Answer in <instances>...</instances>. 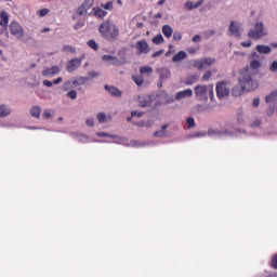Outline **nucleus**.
Here are the masks:
<instances>
[{"label": "nucleus", "instance_id": "obj_1", "mask_svg": "<svg viewBox=\"0 0 277 277\" xmlns=\"http://www.w3.org/2000/svg\"><path fill=\"white\" fill-rule=\"evenodd\" d=\"M259 88V82L250 75V68L240 70L238 85L232 89V96H241L243 92H252Z\"/></svg>", "mask_w": 277, "mask_h": 277}, {"label": "nucleus", "instance_id": "obj_2", "mask_svg": "<svg viewBox=\"0 0 277 277\" xmlns=\"http://www.w3.org/2000/svg\"><path fill=\"white\" fill-rule=\"evenodd\" d=\"M98 32L102 38L108 42H116L120 36V29H118V26H116L111 21H105L102 23L98 27Z\"/></svg>", "mask_w": 277, "mask_h": 277}, {"label": "nucleus", "instance_id": "obj_3", "mask_svg": "<svg viewBox=\"0 0 277 277\" xmlns=\"http://www.w3.org/2000/svg\"><path fill=\"white\" fill-rule=\"evenodd\" d=\"M265 36H267V30H265L262 22L256 23L254 28L250 29L248 32V37L251 38V40H261V38H265Z\"/></svg>", "mask_w": 277, "mask_h": 277}, {"label": "nucleus", "instance_id": "obj_4", "mask_svg": "<svg viewBox=\"0 0 277 277\" xmlns=\"http://www.w3.org/2000/svg\"><path fill=\"white\" fill-rule=\"evenodd\" d=\"M207 92H209L210 97H213V85H197L195 87V95L198 101H208Z\"/></svg>", "mask_w": 277, "mask_h": 277}, {"label": "nucleus", "instance_id": "obj_5", "mask_svg": "<svg viewBox=\"0 0 277 277\" xmlns=\"http://www.w3.org/2000/svg\"><path fill=\"white\" fill-rule=\"evenodd\" d=\"M9 29L12 36L17 38V40H25V30L23 29V26L18 24V22H11Z\"/></svg>", "mask_w": 277, "mask_h": 277}, {"label": "nucleus", "instance_id": "obj_6", "mask_svg": "<svg viewBox=\"0 0 277 277\" xmlns=\"http://www.w3.org/2000/svg\"><path fill=\"white\" fill-rule=\"evenodd\" d=\"M8 23H10V15L8 14V12H0V25L1 27H3V29L0 30V34H4L6 40L8 38H10V32H8Z\"/></svg>", "mask_w": 277, "mask_h": 277}, {"label": "nucleus", "instance_id": "obj_7", "mask_svg": "<svg viewBox=\"0 0 277 277\" xmlns=\"http://www.w3.org/2000/svg\"><path fill=\"white\" fill-rule=\"evenodd\" d=\"M246 68H249V74L252 79V70H259V68H261V60H259V54L256 52L252 53V61L250 62V67Z\"/></svg>", "mask_w": 277, "mask_h": 277}, {"label": "nucleus", "instance_id": "obj_8", "mask_svg": "<svg viewBox=\"0 0 277 277\" xmlns=\"http://www.w3.org/2000/svg\"><path fill=\"white\" fill-rule=\"evenodd\" d=\"M83 60H85V56L83 55L80 58H72L67 64V72H75L79 66H81Z\"/></svg>", "mask_w": 277, "mask_h": 277}, {"label": "nucleus", "instance_id": "obj_9", "mask_svg": "<svg viewBox=\"0 0 277 277\" xmlns=\"http://www.w3.org/2000/svg\"><path fill=\"white\" fill-rule=\"evenodd\" d=\"M135 49L138 51V55L150 53V45H148V41L140 40L135 44Z\"/></svg>", "mask_w": 277, "mask_h": 277}, {"label": "nucleus", "instance_id": "obj_10", "mask_svg": "<svg viewBox=\"0 0 277 277\" xmlns=\"http://www.w3.org/2000/svg\"><path fill=\"white\" fill-rule=\"evenodd\" d=\"M230 94V89L226 87L225 82H219L216 84V95L219 98H224V96H228Z\"/></svg>", "mask_w": 277, "mask_h": 277}, {"label": "nucleus", "instance_id": "obj_11", "mask_svg": "<svg viewBox=\"0 0 277 277\" xmlns=\"http://www.w3.org/2000/svg\"><path fill=\"white\" fill-rule=\"evenodd\" d=\"M61 69L58 66H52V67H47L41 71V75L43 77H55V75H60Z\"/></svg>", "mask_w": 277, "mask_h": 277}, {"label": "nucleus", "instance_id": "obj_12", "mask_svg": "<svg viewBox=\"0 0 277 277\" xmlns=\"http://www.w3.org/2000/svg\"><path fill=\"white\" fill-rule=\"evenodd\" d=\"M92 5H94V0H85L82 3V5L78 9V14L80 16L88 14V10L92 9Z\"/></svg>", "mask_w": 277, "mask_h": 277}, {"label": "nucleus", "instance_id": "obj_13", "mask_svg": "<svg viewBox=\"0 0 277 277\" xmlns=\"http://www.w3.org/2000/svg\"><path fill=\"white\" fill-rule=\"evenodd\" d=\"M229 31L236 38H241V25L237 24V22H232L229 25Z\"/></svg>", "mask_w": 277, "mask_h": 277}, {"label": "nucleus", "instance_id": "obj_14", "mask_svg": "<svg viewBox=\"0 0 277 277\" xmlns=\"http://www.w3.org/2000/svg\"><path fill=\"white\" fill-rule=\"evenodd\" d=\"M190 96H194V91L192 89H186L184 91H180L175 95L176 101H182V98H190Z\"/></svg>", "mask_w": 277, "mask_h": 277}, {"label": "nucleus", "instance_id": "obj_15", "mask_svg": "<svg viewBox=\"0 0 277 277\" xmlns=\"http://www.w3.org/2000/svg\"><path fill=\"white\" fill-rule=\"evenodd\" d=\"M107 92L111 94V96L120 97L122 96V91H120L118 88L114 85H105L104 87Z\"/></svg>", "mask_w": 277, "mask_h": 277}, {"label": "nucleus", "instance_id": "obj_16", "mask_svg": "<svg viewBox=\"0 0 277 277\" xmlns=\"http://www.w3.org/2000/svg\"><path fill=\"white\" fill-rule=\"evenodd\" d=\"M202 3H205V0H199L196 3L192 2V1H187L185 3V9L186 10H196V9L200 8V5H202Z\"/></svg>", "mask_w": 277, "mask_h": 277}, {"label": "nucleus", "instance_id": "obj_17", "mask_svg": "<svg viewBox=\"0 0 277 277\" xmlns=\"http://www.w3.org/2000/svg\"><path fill=\"white\" fill-rule=\"evenodd\" d=\"M183 60H187V52L185 51H180L172 57V62L174 63L183 62Z\"/></svg>", "mask_w": 277, "mask_h": 277}, {"label": "nucleus", "instance_id": "obj_18", "mask_svg": "<svg viewBox=\"0 0 277 277\" xmlns=\"http://www.w3.org/2000/svg\"><path fill=\"white\" fill-rule=\"evenodd\" d=\"M153 102H150L149 96H140L138 97V105L140 107H150Z\"/></svg>", "mask_w": 277, "mask_h": 277}, {"label": "nucleus", "instance_id": "obj_19", "mask_svg": "<svg viewBox=\"0 0 277 277\" xmlns=\"http://www.w3.org/2000/svg\"><path fill=\"white\" fill-rule=\"evenodd\" d=\"M170 69L168 67H161L159 69V77L161 81H164V79H170Z\"/></svg>", "mask_w": 277, "mask_h": 277}, {"label": "nucleus", "instance_id": "obj_20", "mask_svg": "<svg viewBox=\"0 0 277 277\" xmlns=\"http://www.w3.org/2000/svg\"><path fill=\"white\" fill-rule=\"evenodd\" d=\"M93 14L96 18H105L107 16V11H104L101 8H93Z\"/></svg>", "mask_w": 277, "mask_h": 277}, {"label": "nucleus", "instance_id": "obj_21", "mask_svg": "<svg viewBox=\"0 0 277 277\" xmlns=\"http://www.w3.org/2000/svg\"><path fill=\"white\" fill-rule=\"evenodd\" d=\"M198 79H200V76H198L196 74L188 76L185 80V85H194V83H196L198 81Z\"/></svg>", "mask_w": 277, "mask_h": 277}, {"label": "nucleus", "instance_id": "obj_22", "mask_svg": "<svg viewBox=\"0 0 277 277\" xmlns=\"http://www.w3.org/2000/svg\"><path fill=\"white\" fill-rule=\"evenodd\" d=\"M162 34L166 36V38H172V34H174V30L172 29V26L164 25L162 27Z\"/></svg>", "mask_w": 277, "mask_h": 277}, {"label": "nucleus", "instance_id": "obj_23", "mask_svg": "<svg viewBox=\"0 0 277 277\" xmlns=\"http://www.w3.org/2000/svg\"><path fill=\"white\" fill-rule=\"evenodd\" d=\"M256 51H258V53H263L264 55H269V53H272V48H269V45H258Z\"/></svg>", "mask_w": 277, "mask_h": 277}, {"label": "nucleus", "instance_id": "obj_24", "mask_svg": "<svg viewBox=\"0 0 277 277\" xmlns=\"http://www.w3.org/2000/svg\"><path fill=\"white\" fill-rule=\"evenodd\" d=\"M40 114H42V108L40 106H32L30 109V115L32 118H40Z\"/></svg>", "mask_w": 277, "mask_h": 277}, {"label": "nucleus", "instance_id": "obj_25", "mask_svg": "<svg viewBox=\"0 0 277 277\" xmlns=\"http://www.w3.org/2000/svg\"><path fill=\"white\" fill-rule=\"evenodd\" d=\"M11 110L5 105L0 106V118H3L5 116H10Z\"/></svg>", "mask_w": 277, "mask_h": 277}, {"label": "nucleus", "instance_id": "obj_26", "mask_svg": "<svg viewBox=\"0 0 277 277\" xmlns=\"http://www.w3.org/2000/svg\"><path fill=\"white\" fill-rule=\"evenodd\" d=\"M141 75H153V67L150 66H142L140 67Z\"/></svg>", "mask_w": 277, "mask_h": 277}, {"label": "nucleus", "instance_id": "obj_27", "mask_svg": "<svg viewBox=\"0 0 277 277\" xmlns=\"http://www.w3.org/2000/svg\"><path fill=\"white\" fill-rule=\"evenodd\" d=\"M166 129H168V124H163V126L161 127V130L156 131V132L154 133V137H163V135H166Z\"/></svg>", "mask_w": 277, "mask_h": 277}, {"label": "nucleus", "instance_id": "obj_28", "mask_svg": "<svg viewBox=\"0 0 277 277\" xmlns=\"http://www.w3.org/2000/svg\"><path fill=\"white\" fill-rule=\"evenodd\" d=\"M88 81L87 77H79L77 80L72 81V85H83Z\"/></svg>", "mask_w": 277, "mask_h": 277}, {"label": "nucleus", "instance_id": "obj_29", "mask_svg": "<svg viewBox=\"0 0 277 277\" xmlns=\"http://www.w3.org/2000/svg\"><path fill=\"white\" fill-rule=\"evenodd\" d=\"M194 67L197 68L198 70H202V68H205V61L203 60L195 61Z\"/></svg>", "mask_w": 277, "mask_h": 277}, {"label": "nucleus", "instance_id": "obj_30", "mask_svg": "<svg viewBox=\"0 0 277 277\" xmlns=\"http://www.w3.org/2000/svg\"><path fill=\"white\" fill-rule=\"evenodd\" d=\"M132 80L134 81L135 84L138 87L144 83V78L142 76H132Z\"/></svg>", "mask_w": 277, "mask_h": 277}, {"label": "nucleus", "instance_id": "obj_31", "mask_svg": "<svg viewBox=\"0 0 277 277\" xmlns=\"http://www.w3.org/2000/svg\"><path fill=\"white\" fill-rule=\"evenodd\" d=\"M213 64H215V58L213 57H207L203 58V66H213Z\"/></svg>", "mask_w": 277, "mask_h": 277}, {"label": "nucleus", "instance_id": "obj_32", "mask_svg": "<svg viewBox=\"0 0 277 277\" xmlns=\"http://www.w3.org/2000/svg\"><path fill=\"white\" fill-rule=\"evenodd\" d=\"M97 120L101 124L107 122V115L105 113L97 114Z\"/></svg>", "mask_w": 277, "mask_h": 277}, {"label": "nucleus", "instance_id": "obj_33", "mask_svg": "<svg viewBox=\"0 0 277 277\" xmlns=\"http://www.w3.org/2000/svg\"><path fill=\"white\" fill-rule=\"evenodd\" d=\"M151 42H154V44H161L163 42V36L157 35L151 39Z\"/></svg>", "mask_w": 277, "mask_h": 277}, {"label": "nucleus", "instance_id": "obj_34", "mask_svg": "<svg viewBox=\"0 0 277 277\" xmlns=\"http://www.w3.org/2000/svg\"><path fill=\"white\" fill-rule=\"evenodd\" d=\"M277 91L272 92L269 95L266 96V103H272L276 100Z\"/></svg>", "mask_w": 277, "mask_h": 277}, {"label": "nucleus", "instance_id": "obj_35", "mask_svg": "<svg viewBox=\"0 0 277 277\" xmlns=\"http://www.w3.org/2000/svg\"><path fill=\"white\" fill-rule=\"evenodd\" d=\"M88 47H90V49L93 51H98V43L92 39L88 41Z\"/></svg>", "mask_w": 277, "mask_h": 277}, {"label": "nucleus", "instance_id": "obj_36", "mask_svg": "<svg viewBox=\"0 0 277 277\" xmlns=\"http://www.w3.org/2000/svg\"><path fill=\"white\" fill-rule=\"evenodd\" d=\"M186 124L188 129H194V127H196V121L194 120L193 117H188L186 119Z\"/></svg>", "mask_w": 277, "mask_h": 277}, {"label": "nucleus", "instance_id": "obj_37", "mask_svg": "<svg viewBox=\"0 0 277 277\" xmlns=\"http://www.w3.org/2000/svg\"><path fill=\"white\" fill-rule=\"evenodd\" d=\"M104 10H114V2L108 1L105 4H101Z\"/></svg>", "mask_w": 277, "mask_h": 277}, {"label": "nucleus", "instance_id": "obj_38", "mask_svg": "<svg viewBox=\"0 0 277 277\" xmlns=\"http://www.w3.org/2000/svg\"><path fill=\"white\" fill-rule=\"evenodd\" d=\"M271 267H273V269H277V253L272 258Z\"/></svg>", "mask_w": 277, "mask_h": 277}, {"label": "nucleus", "instance_id": "obj_39", "mask_svg": "<svg viewBox=\"0 0 277 277\" xmlns=\"http://www.w3.org/2000/svg\"><path fill=\"white\" fill-rule=\"evenodd\" d=\"M38 16H40L41 18L47 16V14H49V9H41L37 12Z\"/></svg>", "mask_w": 277, "mask_h": 277}, {"label": "nucleus", "instance_id": "obj_40", "mask_svg": "<svg viewBox=\"0 0 277 277\" xmlns=\"http://www.w3.org/2000/svg\"><path fill=\"white\" fill-rule=\"evenodd\" d=\"M237 121H238L239 124H243V122H246V119L243 117V113H238Z\"/></svg>", "mask_w": 277, "mask_h": 277}, {"label": "nucleus", "instance_id": "obj_41", "mask_svg": "<svg viewBox=\"0 0 277 277\" xmlns=\"http://www.w3.org/2000/svg\"><path fill=\"white\" fill-rule=\"evenodd\" d=\"M67 97L71 98L72 101H75V98H77V91L71 90L67 93Z\"/></svg>", "mask_w": 277, "mask_h": 277}, {"label": "nucleus", "instance_id": "obj_42", "mask_svg": "<svg viewBox=\"0 0 277 277\" xmlns=\"http://www.w3.org/2000/svg\"><path fill=\"white\" fill-rule=\"evenodd\" d=\"M63 51L65 53H75V48L70 47V45H64L63 47Z\"/></svg>", "mask_w": 277, "mask_h": 277}, {"label": "nucleus", "instance_id": "obj_43", "mask_svg": "<svg viewBox=\"0 0 277 277\" xmlns=\"http://www.w3.org/2000/svg\"><path fill=\"white\" fill-rule=\"evenodd\" d=\"M131 116H132V118H134V116H136V118H142L144 116V113L134 110L131 113Z\"/></svg>", "mask_w": 277, "mask_h": 277}, {"label": "nucleus", "instance_id": "obj_44", "mask_svg": "<svg viewBox=\"0 0 277 277\" xmlns=\"http://www.w3.org/2000/svg\"><path fill=\"white\" fill-rule=\"evenodd\" d=\"M42 118H44L45 120H49V118H51V109L44 110L42 114Z\"/></svg>", "mask_w": 277, "mask_h": 277}, {"label": "nucleus", "instance_id": "obj_45", "mask_svg": "<svg viewBox=\"0 0 277 277\" xmlns=\"http://www.w3.org/2000/svg\"><path fill=\"white\" fill-rule=\"evenodd\" d=\"M271 72L277 71V61L273 62L269 67Z\"/></svg>", "mask_w": 277, "mask_h": 277}, {"label": "nucleus", "instance_id": "obj_46", "mask_svg": "<svg viewBox=\"0 0 277 277\" xmlns=\"http://www.w3.org/2000/svg\"><path fill=\"white\" fill-rule=\"evenodd\" d=\"M211 79V71H206L202 76L203 81H209Z\"/></svg>", "mask_w": 277, "mask_h": 277}, {"label": "nucleus", "instance_id": "obj_47", "mask_svg": "<svg viewBox=\"0 0 277 277\" xmlns=\"http://www.w3.org/2000/svg\"><path fill=\"white\" fill-rule=\"evenodd\" d=\"M183 39V35L181 32H174L173 34V40H182Z\"/></svg>", "mask_w": 277, "mask_h": 277}, {"label": "nucleus", "instance_id": "obj_48", "mask_svg": "<svg viewBox=\"0 0 277 277\" xmlns=\"http://www.w3.org/2000/svg\"><path fill=\"white\" fill-rule=\"evenodd\" d=\"M241 47H243L245 49H250V47H252V41H245L241 42Z\"/></svg>", "mask_w": 277, "mask_h": 277}, {"label": "nucleus", "instance_id": "obj_49", "mask_svg": "<svg viewBox=\"0 0 277 277\" xmlns=\"http://www.w3.org/2000/svg\"><path fill=\"white\" fill-rule=\"evenodd\" d=\"M64 79L62 77H58L52 81V84L60 85V83H62Z\"/></svg>", "mask_w": 277, "mask_h": 277}, {"label": "nucleus", "instance_id": "obj_50", "mask_svg": "<svg viewBox=\"0 0 277 277\" xmlns=\"http://www.w3.org/2000/svg\"><path fill=\"white\" fill-rule=\"evenodd\" d=\"M274 107H268L267 110H266V116H274Z\"/></svg>", "mask_w": 277, "mask_h": 277}, {"label": "nucleus", "instance_id": "obj_51", "mask_svg": "<svg viewBox=\"0 0 277 277\" xmlns=\"http://www.w3.org/2000/svg\"><path fill=\"white\" fill-rule=\"evenodd\" d=\"M161 55H163V50H159V51H157V52H155L153 55H151V57H159V56H161Z\"/></svg>", "mask_w": 277, "mask_h": 277}, {"label": "nucleus", "instance_id": "obj_52", "mask_svg": "<svg viewBox=\"0 0 277 277\" xmlns=\"http://www.w3.org/2000/svg\"><path fill=\"white\" fill-rule=\"evenodd\" d=\"M261 123H262L261 119H255L251 124V127H261Z\"/></svg>", "mask_w": 277, "mask_h": 277}, {"label": "nucleus", "instance_id": "obj_53", "mask_svg": "<svg viewBox=\"0 0 277 277\" xmlns=\"http://www.w3.org/2000/svg\"><path fill=\"white\" fill-rule=\"evenodd\" d=\"M43 85H45V88H53V82L49 80H43Z\"/></svg>", "mask_w": 277, "mask_h": 277}, {"label": "nucleus", "instance_id": "obj_54", "mask_svg": "<svg viewBox=\"0 0 277 277\" xmlns=\"http://www.w3.org/2000/svg\"><path fill=\"white\" fill-rule=\"evenodd\" d=\"M259 105H261V100L259 97H255L253 100V107H259Z\"/></svg>", "mask_w": 277, "mask_h": 277}, {"label": "nucleus", "instance_id": "obj_55", "mask_svg": "<svg viewBox=\"0 0 277 277\" xmlns=\"http://www.w3.org/2000/svg\"><path fill=\"white\" fill-rule=\"evenodd\" d=\"M85 124H88V127H94V119H87Z\"/></svg>", "mask_w": 277, "mask_h": 277}, {"label": "nucleus", "instance_id": "obj_56", "mask_svg": "<svg viewBox=\"0 0 277 277\" xmlns=\"http://www.w3.org/2000/svg\"><path fill=\"white\" fill-rule=\"evenodd\" d=\"M196 51H198V50L195 49V48H188V49H187V52H188L190 55H194V53H196Z\"/></svg>", "mask_w": 277, "mask_h": 277}, {"label": "nucleus", "instance_id": "obj_57", "mask_svg": "<svg viewBox=\"0 0 277 277\" xmlns=\"http://www.w3.org/2000/svg\"><path fill=\"white\" fill-rule=\"evenodd\" d=\"M193 42H200V35L193 37Z\"/></svg>", "mask_w": 277, "mask_h": 277}, {"label": "nucleus", "instance_id": "obj_58", "mask_svg": "<svg viewBox=\"0 0 277 277\" xmlns=\"http://www.w3.org/2000/svg\"><path fill=\"white\" fill-rule=\"evenodd\" d=\"M66 85H70V81H67L64 83L63 90L66 92L68 91V88Z\"/></svg>", "mask_w": 277, "mask_h": 277}, {"label": "nucleus", "instance_id": "obj_59", "mask_svg": "<svg viewBox=\"0 0 277 277\" xmlns=\"http://www.w3.org/2000/svg\"><path fill=\"white\" fill-rule=\"evenodd\" d=\"M97 137H107V133L100 132V133H97Z\"/></svg>", "mask_w": 277, "mask_h": 277}, {"label": "nucleus", "instance_id": "obj_60", "mask_svg": "<svg viewBox=\"0 0 277 277\" xmlns=\"http://www.w3.org/2000/svg\"><path fill=\"white\" fill-rule=\"evenodd\" d=\"M215 134H217V131H215V130L208 131V135H215Z\"/></svg>", "mask_w": 277, "mask_h": 277}, {"label": "nucleus", "instance_id": "obj_61", "mask_svg": "<svg viewBox=\"0 0 277 277\" xmlns=\"http://www.w3.org/2000/svg\"><path fill=\"white\" fill-rule=\"evenodd\" d=\"M207 34H208V37L209 36H214L215 35V30H209Z\"/></svg>", "mask_w": 277, "mask_h": 277}, {"label": "nucleus", "instance_id": "obj_62", "mask_svg": "<svg viewBox=\"0 0 277 277\" xmlns=\"http://www.w3.org/2000/svg\"><path fill=\"white\" fill-rule=\"evenodd\" d=\"M163 3H166V0H159V1L157 2V5H163Z\"/></svg>", "mask_w": 277, "mask_h": 277}, {"label": "nucleus", "instance_id": "obj_63", "mask_svg": "<svg viewBox=\"0 0 277 277\" xmlns=\"http://www.w3.org/2000/svg\"><path fill=\"white\" fill-rule=\"evenodd\" d=\"M113 57L111 56H109V55H104L103 56V60H111Z\"/></svg>", "mask_w": 277, "mask_h": 277}, {"label": "nucleus", "instance_id": "obj_64", "mask_svg": "<svg viewBox=\"0 0 277 277\" xmlns=\"http://www.w3.org/2000/svg\"><path fill=\"white\" fill-rule=\"evenodd\" d=\"M271 47H273V49H277V43H271Z\"/></svg>", "mask_w": 277, "mask_h": 277}]
</instances>
